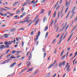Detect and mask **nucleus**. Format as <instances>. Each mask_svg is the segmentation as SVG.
Wrapping results in <instances>:
<instances>
[{
	"instance_id": "nucleus-49",
	"label": "nucleus",
	"mask_w": 77,
	"mask_h": 77,
	"mask_svg": "<svg viewBox=\"0 0 77 77\" xmlns=\"http://www.w3.org/2000/svg\"><path fill=\"white\" fill-rule=\"evenodd\" d=\"M74 33H73V32H72L71 35L70 36V37L71 38V37H72V35H73V34Z\"/></svg>"
},
{
	"instance_id": "nucleus-39",
	"label": "nucleus",
	"mask_w": 77,
	"mask_h": 77,
	"mask_svg": "<svg viewBox=\"0 0 77 77\" xmlns=\"http://www.w3.org/2000/svg\"><path fill=\"white\" fill-rule=\"evenodd\" d=\"M0 14L1 15H2V16H4V14H3V13L0 12Z\"/></svg>"
},
{
	"instance_id": "nucleus-30",
	"label": "nucleus",
	"mask_w": 77,
	"mask_h": 77,
	"mask_svg": "<svg viewBox=\"0 0 77 77\" xmlns=\"http://www.w3.org/2000/svg\"><path fill=\"white\" fill-rule=\"evenodd\" d=\"M47 54L45 52L44 54H43V55L44 56V57H45V56H46V55Z\"/></svg>"
},
{
	"instance_id": "nucleus-33",
	"label": "nucleus",
	"mask_w": 77,
	"mask_h": 77,
	"mask_svg": "<svg viewBox=\"0 0 77 77\" xmlns=\"http://www.w3.org/2000/svg\"><path fill=\"white\" fill-rule=\"evenodd\" d=\"M38 22H39V20H37V21L35 22V25H36V24H38Z\"/></svg>"
},
{
	"instance_id": "nucleus-7",
	"label": "nucleus",
	"mask_w": 77,
	"mask_h": 77,
	"mask_svg": "<svg viewBox=\"0 0 77 77\" xmlns=\"http://www.w3.org/2000/svg\"><path fill=\"white\" fill-rule=\"evenodd\" d=\"M32 54L31 52L29 54V56L28 58H29V60H30L31 59V58H32Z\"/></svg>"
},
{
	"instance_id": "nucleus-28",
	"label": "nucleus",
	"mask_w": 77,
	"mask_h": 77,
	"mask_svg": "<svg viewBox=\"0 0 77 77\" xmlns=\"http://www.w3.org/2000/svg\"><path fill=\"white\" fill-rule=\"evenodd\" d=\"M15 52H16V51L15 50H13L12 51L11 53H12V54H14V53H15Z\"/></svg>"
},
{
	"instance_id": "nucleus-43",
	"label": "nucleus",
	"mask_w": 77,
	"mask_h": 77,
	"mask_svg": "<svg viewBox=\"0 0 77 77\" xmlns=\"http://www.w3.org/2000/svg\"><path fill=\"white\" fill-rule=\"evenodd\" d=\"M20 10H18V11H17V14H18V13L20 12Z\"/></svg>"
},
{
	"instance_id": "nucleus-41",
	"label": "nucleus",
	"mask_w": 77,
	"mask_h": 77,
	"mask_svg": "<svg viewBox=\"0 0 77 77\" xmlns=\"http://www.w3.org/2000/svg\"><path fill=\"white\" fill-rule=\"evenodd\" d=\"M60 35V34H58L56 37V38H58V37H59V36Z\"/></svg>"
},
{
	"instance_id": "nucleus-10",
	"label": "nucleus",
	"mask_w": 77,
	"mask_h": 77,
	"mask_svg": "<svg viewBox=\"0 0 77 77\" xmlns=\"http://www.w3.org/2000/svg\"><path fill=\"white\" fill-rule=\"evenodd\" d=\"M33 70V68H30L29 69L27 70V72H29V71H32Z\"/></svg>"
},
{
	"instance_id": "nucleus-8",
	"label": "nucleus",
	"mask_w": 77,
	"mask_h": 77,
	"mask_svg": "<svg viewBox=\"0 0 77 77\" xmlns=\"http://www.w3.org/2000/svg\"><path fill=\"white\" fill-rule=\"evenodd\" d=\"M47 17H44L43 19V22H45V21H47Z\"/></svg>"
},
{
	"instance_id": "nucleus-27",
	"label": "nucleus",
	"mask_w": 77,
	"mask_h": 77,
	"mask_svg": "<svg viewBox=\"0 0 77 77\" xmlns=\"http://www.w3.org/2000/svg\"><path fill=\"white\" fill-rule=\"evenodd\" d=\"M25 21H26V23H29V22H30V21H32V20H26Z\"/></svg>"
},
{
	"instance_id": "nucleus-26",
	"label": "nucleus",
	"mask_w": 77,
	"mask_h": 77,
	"mask_svg": "<svg viewBox=\"0 0 77 77\" xmlns=\"http://www.w3.org/2000/svg\"><path fill=\"white\" fill-rule=\"evenodd\" d=\"M59 16H60V11L58 13V18H59Z\"/></svg>"
},
{
	"instance_id": "nucleus-54",
	"label": "nucleus",
	"mask_w": 77,
	"mask_h": 77,
	"mask_svg": "<svg viewBox=\"0 0 77 77\" xmlns=\"http://www.w3.org/2000/svg\"><path fill=\"white\" fill-rule=\"evenodd\" d=\"M9 56H10V55H9V54L7 56H6V57H7V58L8 57H9Z\"/></svg>"
},
{
	"instance_id": "nucleus-17",
	"label": "nucleus",
	"mask_w": 77,
	"mask_h": 77,
	"mask_svg": "<svg viewBox=\"0 0 77 77\" xmlns=\"http://www.w3.org/2000/svg\"><path fill=\"white\" fill-rule=\"evenodd\" d=\"M4 36V37L5 38H8V35L6 34H5Z\"/></svg>"
},
{
	"instance_id": "nucleus-18",
	"label": "nucleus",
	"mask_w": 77,
	"mask_h": 77,
	"mask_svg": "<svg viewBox=\"0 0 77 77\" xmlns=\"http://www.w3.org/2000/svg\"><path fill=\"white\" fill-rule=\"evenodd\" d=\"M65 56H66V55H65L62 57L61 58V60H64V59H65Z\"/></svg>"
},
{
	"instance_id": "nucleus-3",
	"label": "nucleus",
	"mask_w": 77,
	"mask_h": 77,
	"mask_svg": "<svg viewBox=\"0 0 77 77\" xmlns=\"http://www.w3.org/2000/svg\"><path fill=\"white\" fill-rule=\"evenodd\" d=\"M0 48L1 50H3V48H5V46L4 45H1L0 46Z\"/></svg>"
},
{
	"instance_id": "nucleus-53",
	"label": "nucleus",
	"mask_w": 77,
	"mask_h": 77,
	"mask_svg": "<svg viewBox=\"0 0 77 77\" xmlns=\"http://www.w3.org/2000/svg\"><path fill=\"white\" fill-rule=\"evenodd\" d=\"M72 56V53H71L69 55V57H71V56Z\"/></svg>"
},
{
	"instance_id": "nucleus-21",
	"label": "nucleus",
	"mask_w": 77,
	"mask_h": 77,
	"mask_svg": "<svg viewBox=\"0 0 77 77\" xmlns=\"http://www.w3.org/2000/svg\"><path fill=\"white\" fill-rule=\"evenodd\" d=\"M10 60H11L10 59H8V60H5V62L7 63V62H9Z\"/></svg>"
},
{
	"instance_id": "nucleus-6",
	"label": "nucleus",
	"mask_w": 77,
	"mask_h": 77,
	"mask_svg": "<svg viewBox=\"0 0 77 77\" xmlns=\"http://www.w3.org/2000/svg\"><path fill=\"white\" fill-rule=\"evenodd\" d=\"M15 30H16V29L15 28H12L10 29V31L11 32H14V31H15Z\"/></svg>"
},
{
	"instance_id": "nucleus-24",
	"label": "nucleus",
	"mask_w": 77,
	"mask_h": 77,
	"mask_svg": "<svg viewBox=\"0 0 77 77\" xmlns=\"http://www.w3.org/2000/svg\"><path fill=\"white\" fill-rule=\"evenodd\" d=\"M47 29H48V26H46L45 28L44 31H46V30H47Z\"/></svg>"
},
{
	"instance_id": "nucleus-34",
	"label": "nucleus",
	"mask_w": 77,
	"mask_h": 77,
	"mask_svg": "<svg viewBox=\"0 0 77 77\" xmlns=\"http://www.w3.org/2000/svg\"><path fill=\"white\" fill-rule=\"evenodd\" d=\"M68 7L66 8L65 11V13H66V12L68 11Z\"/></svg>"
},
{
	"instance_id": "nucleus-11",
	"label": "nucleus",
	"mask_w": 77,
	"mask_h": 77,
	"mask_svg": "<svg viewBox=\"0 0 77 77\" xmlns=\"http://www.w3.org/2000/svg\"><path fill=\"white\" fill-rule=\"evenodd\" d=\"M32 3L33 5H35V0H33V1H32L31 2V4Z\"/></svg>"
},
{
	"instance_id": "nucleus-46",
	"label": "nucleus",
	"mask_w": 77,
	"mask_h": 77,
	"mask_svg": "<svg viewBox=\"0 0 77 77\" xmlns=\"http://www.w3.org/2000/svg\"><path fill=\"white\" fill-rule=\"evenodd\" d=\"M5 47L6 48H9V45H6Z\"/></svg>"
},
{
	"instance_id": "nucleus-14",
	"label": "nucleus",
	"mask_w": 77,
	"mask_h": 77,
	"mask_svg": "<svg viewBox=\"0 0 77 77\" xmlns=\"http://www.w3.org/2000/svg\"><path fill=\"white\" fill-rule=\"evenodd\" d=\"M62 65L63 66H65V61H63L62 63Z\"/></svg>"
},
{
	"instance_id": "nucleus-31",
	"label": "nucleus",
	"mask_w": 77,
	"mask_h": 77,
	"mask_svg": "<svg viewBox=\"0 0 77 77\" xmlns=\"http://www.w3.org/2000/svg\"><path fill=\"white\" fill-rule=\"evenodd\" d=\"M54 20H53L51 22V24L50 25V26H52V24H53V23Z\"/></svg>"
},
{
	"instance_id": "nucleus-64",
	"label": "nucleus",
	"mask_w": 77,
	"mask_h": 77,
	"mask_svg": "<svg viewBox=\"0 0 77 77\" xmlns=\"http://www.w3.org/2000/svg\"><path fill=\"white\" fill-rule=\"evenodd\" d=\"M42 51L43 52H44V51H45V48H43L42 49Z\"/></svg>"
},
{
	"instance_id": "nucleus-32",
	"label": "nucleus",
	"mask_w": 77,
	"mask_h": 77,
	"mask_svg": "<svg viewBox=\"0 0 77 77\" xmlns=\"http://www.w3.org/2000/svg\"><path fill=\"white\" fill-rule=\"evenodd\" d=\"M59 8V5L57 6V7L56 8V10H58V8Z\"/></svg>"
},
{
	"instance_id": "nucleus-20",
	"label": "nucleus",
	"mask_w": 77,
	"mask_h": 77,
	"mask_svg": "<svg viewBox=\"0 0 77 77\" xmlns=\"http://www.w3.org/2000/svg\"><path fill=\"white\" fill-rule=\"evenodd\" d=\"M68 27H69V25H68L66 27L65 29V31H66V30H67V29H68Z\"/></svg>"
},
{
	"instance_id": "nucleus-35",
	"label": "nucleus",
	"mask_w": 77,
	"mask_h": 77,
	"mask_svg": "<svg viewBox=\"0 0 77 77\" xmlns=\"http://www.w3.org/2000/svg\"><path fill=\"white\" fill-rule=\"evenodd\" d=\"M51 11H49V12L48 13V16H50V14H51Z\"/></svg>"
},
{
	"instance_id": "nucleus-40",
	"label": "nucleus",
	"mask_w": 77,
	"mask_h": 77,
	"mask_svg": "<svg viewBox=\"0 0 77 77\" xmlns=\"http://www.w3.org/2000/svg\"><path fill=\"white\" fill-rule=\"evenodd\" d=\"M29 18H30V17H26V18H25V20H29Z\"/></svg>"
},
{
	"instance_id": "nucleus-63",
	"label": "nucleus",
	"mask_w": 77,
	"mask_h": 77,
	"mask_svg": "<svg viewBox=\"0 0 77 77\" xmlns=\"http://www.w3.org/2000/svg\"><path fill=\"white\" fill-rule=\"evenodd\" d=\"M56 39H55L52 42V43H54V42H55V41H56Z\"/></svg>"
},
{
	"instance_id": "nucleus-45",
	"label": "nucleus",
	"mask_w": 77,
	"mask_h": 77,
	"mask_svg": "<svg viewBox=\"0 0 77 77\" xmlns=\"http://www.w3.org/2000/svg\"><path fill=\"white\" fill-rule=\"evenodd\" d=\"M59 26L57 28V30H56V32H57V31H58V30H59Z\"/></svg>"
},
{
	"instance_id": "nucleus-48",
	"label": "nucleus",
	"mask_w": 77,
	"mask_h": 77,
	"mask_svg": "<svg viewBox=\"0 0 77 77\" xmlns=\"http://www.w3.org/2000/svg\"><path fill=\"white\" fill-rule=\"evenodd\" d=\"M23 45H24V42H22V47H23Z\"/></svg>"
},
{
	"instance_id": "nucleus-36",
	"label": "nucleus",
	"mask_w": 77,
	"mask_h": 77,
	"mask_svg": "<svg viewBox=\"0 0 77 77\" xmlns=\"http://www.w3.org/2000/svg\"><path fill=\"white\" fill-rule=\"evenodd\" d=\"M38 37H39V36H38V35H36V38L35 39H36L37 40L38 39Z\"/></svg>"
},
{
	"instance_id": "nucleus-13",
	"label": "nucleus",
	"mask_w": 77,
	"mask_h": 77,
	"mask_svg": "<svg viewBox=\"0 0 77 77\" xmlns=\"http://www.w3.org/2000/svg\"><path fill=\"white\" fill-rule=\"evenodd\" d=\"M26 69H23L20 72V73L19 74H21V73H23L25 70H26Z\"/></svg>"
},
{
	"instance_id": "nucleus-25",
	"label": "nucleus",
	"mask_w": 77,
	"mask_h": 77,
	"mask_svg": "<svg viewBox=\"0 0 77 77\" xmlns=\"http://www.w3.org/2000/svg\"><path fill=\"white\" fill-rule=\"evenodd\" d=\"M4 43L5 45H8V41H5L4 42Z\"/></svg>"
},
{
	"instance_id": "nucleus-4",
	"label": "nucleus",
	"mask_w": 77,
	"mask_h": 77,
	"mask_svg": "<svg viewBox=\"0 0 77 77\" xmlns=\"http://www.w3.org/2000/svg\"><path fill=\"white\" fill-rule=\"evenodd\" d=\"M69 5H70V3H68V2H67V0H66V4H65V6L66 7H67L68 6H69Z\"/></svg>"
},
{
	"instance_id": "nucleus-44",
	"label": "nucleus",
	"mask_w": 77,
	"mask_h": 77,
	"mask_svg": "<svg viewBox=\"0 0 77 77\" xmlns=\"http://www.w3.org/2000/svg\"><path fill=\"white\" fill-rule=\"evenodd\" d=\"M39 35H40V32H38V36H39Z\"/></svg>"
},
{
	"instance_id": "nucleus-2",
	"label": "nucleus",
	"mask_w": 77,
	"mask_h": 77,
	"mask_svg": "<svg viewBox=\"0 0 77 77\" xmlns=\"http://www.w3.org/2000/svg\"><path fill=\"white\" fill-rule=\"evenodd\" d=\"M56 63V60H54V63H53L51 64L48 67V69H50L51 67H52V66H53L54 65H55V63Z\"/></svg>"
},
{
	"instance_id": "nucleus-51",
	"label": "nucleus",
	"mask_w": 77,
	"mask_h": 77,
	"mask_svg": "<svg viewBox=\"0 0 77 77\" xmlns=\"http://www.w3.org/2000/svg\"><path fill=\"white\" fill-rule=\"evenodd\" d=\"M62 0H60V4H62Z\"/></svg>"
},
{
	"instance_id": "nucleus-38",
	"label": "nucleus",
	"mask_w": 77,
	"mask_h": 77,
	"mask_svg": "<svg viewBox=\"0 0 77 77\" xmlns=\"http://www.w3.org/2000/svg\"><path fill=\"white\" fill-rule=\"evenodd\" d=\"M24 7H22V8H21V11L22 12H23V11H24Z\"/></svg>"
},
{
	"instance_id": "nucleus-56",
	"label": "nucleus",
	"mask_w": 77,
	"mask_h": 77,
	"mask_svg": "<svg viewBox=\"0 0 77 77\" xmlns=\"http://www.w3.org/2000/svg\"><path fill=\"white\" fill-rule=\"evenodd\" d=\"M17 23H18V22H16L14 23V24H17Z\"/></svg>"
},
{
	"instance_id": "nucleus-16",
	"label": "nucleus",
	"mask_w": 77,
	"mask_h": 77,
	"mask_svg": "<svg viewBox=\"0 0 77 77\" xmlns=\"http://www.w3.org/2000/svg\"><path fill=\"white\" fill-rule=\"evenodd\" d=\"M48 35V32H47L46 34V35L45 36V38H47V37Z\"/></svg>"
},
{
	"instance_id": "nucleus-50",
	"label": "nucleus",
	"mask_w": 77,
	"mask_h": 77,
	"mask_svg": "<svg viewBox=\"0 0 77 77\" xmlns=\"http://www.w3.org/2000/svg\"><path fill=\"white\" fill-rule=\"evenodd\" d=\"M61 41H62V39H60V40L58 42V44H60V42H61Z\"/></svg>"
},
{
	"instance_id": "nucleus-5",
	"label": "nucleus",
	"mask_w": 77,
	"mask_h": 77,
	"mask_svg": "<svg viewBox=\"0 0 77 77\" xmlns=\"http://www.w3.org/2000/svg\"><path fill=\"white\" fill-rule=\"evenodd\" d=\"M16 64V63L15 62L13 63H12L10 66V68H12V67H13L14 66V65H15Z\"/></svg>"
},
{
	"instance_id": "nucleus-58",
	"label": "nucleus",
	"mask_w": 77,
	"mask_h": 77,
	"mask_svg": "<svg viewBox=\"0 0 77 77\" xmlns=\"http://www.w3.org/2000/svg\"><path fill=\"white\" fill-rule=\"evenodd\" d=\"M29 54V52L28 51L26 54V56H28V54Z\"/></svg>"
},
{
	"instance_id": "nucleus-47",
	"label": "nucleus",
	"mask_w": 77,
	"mask_h": 77,
	"mask_svg": "<svg viewBox=\"0 0 77 77\" xmlns=\"http://www.w3.org/2000/svg\"><path fill=\"white\" fill-rule=\"evenodd\" d=\"M56 14L54 13L53 15V17H54V18L56 16Z\"/></svg>"
},
{
	"instance_id": "nucleus-9",
	"label": "nucleus",
	"mask_w": 77,
	"mask_h": 77,
	"mask_svg": "<svg viewBox=\"0 0 77 77\" xmlns=\"http://www.w3.org/2000/svg\"><path fill=\"white\" fill-rule=\"evenodd\" d=\"M44 10L42 9L40 11V14H44Z\"/></svg>"
},
{
	"instance_id": "nucleus-12",
	"label": "nucleus",
	"mask_w": 77,
	"mask_h": 77,
	"mask_svg": "<svg viewBox=\"0 0 77 77\" xmlns=\"http://www.w3.org/2000/svg\"><path fill=\"white\" fill-rule=\"evenodd\" d=\"M19 2H17L14 3L13 5V6H15V5H16V4H17V3H19Z\"/></svg>"
},
{
	"instance_id": "nucleus-23",
	"label": "nucleus",
	"mask_w": 77,
	"mask_h": 77,
	"mask_svg": "<svg viewBox=\"0 0 77 77\" xmlns=\"http://www.w3.org/2000/svg\"><path fill=\"white\" fill-rule=\"evenodd\" d=\"M26 21H22L20 22L19 23V24H20V23H25V22H26Z\"/></svg>"
},
{
	"instance_id": "nucleus-19",
	"label": "nucleus",
	"mask_w": 77,
	"mask_h": 77,
	"mask_svg": "<svg viewBox=\"0 0 77 77\" xmlns=\"http://www.w3.org/2000/svg\"><path fill=\"white\" fill-rule=\"evenodd\" d=\"M9 51H10V49H9L8 50H7L6 52H5V54H8V53H9Z\"/></svg>"
},
{
	"instance_id": "nucleus-60",
	"label": "nucleus",
	"mask_w": 77,
	"mask_h": 77,
	"mask_svg": "<svg viewBox=\"0 0 77 77\" xmlns=\"http://www.w3.org/2000/svg\"><path fill=\"white\" fill-rule=\"evenodd\" d=\"M39 43V41H38L37 42V43L36 44V45H38V43Z\"/></svg>"
},
{
	"instance_id": "nucleus-15",
	"label": "nucleus",
	"mask_w": 77,
	"mask_h": 77,
	"mask_svg": "<svg viewBox=\"0 0 77 77\" xmlns=\"http://www.w3.org/2000/svg\"><path fill=\"white\" fill-rule=\"evenodd\" d=\"M64 53V50H63L62 52H61V53L60 54V56H62L63 55V54Z\"/></svg>"
},
{
	"instance_id": "nucleus-37",
	"label": "nucleus",
	"mask_w": 77,
	"mask_h": 77,
	"mask_svg": "<svg viewBox=\"0 0 77 77\" xmlns=\"http://www.w3.org/2000/svg\"><path fill=\"white\" fill-rule=\"evenodd\" d=\"M33 32H34V31H32L31 33V35H33Z\"/></svg>"
},
{
	"instance_id": "nucleus-52",
	"label": "nucleus",
	"mask_w": 77,
	"mask_h": 77,
	"mask_svg": "<svg viewBox=\"0 0 77 77\" xmlns=\"http://www.w3.org/2000/svg\"><path fill=\"white\" fill-rule=\"evenodd\" d=\"M68 16H69V15L67 14L66 18V19H67V18H68Z\"/></svg>"
},
{
	"instance_id": "nucleus-22",
	"label": "nucleus",
	"mask_w": 77,
	"mask_h": 77,
	"mask_svg": "<svg viewBox=\"0 0 77 77\" xmlns=\"http://www.w3.org/2000/svg\"><path fill=\"white\" fill-rule=\"evenodd\" d=\"M39 71V70H36L35 72H34L33 74V75H35V74H36L37 73V72H38Z\"/></svg>"
},
{
	"instance_id": "nucleus-55",
	"label": "nucleus",
	"mask_w": 77,
	"mask_h": 77,
	"mask_svg": "<svg viewBox=\"0 0 77 77\" xmlns=\"http://www.w3.org/2000/svg\"><path fill=\"white\" fill-rule=\"evenodd\" d=\"M24 29H25L24 28H22L19 29V30H24Z\"/></svg>"
},
{
	"instance_id": "nucleus-57",
	"label": "nucleus",
	"mask_w": 77,
	"mask_h": 77,
	"mask_svg": "<svg viewBox=\"0 0 77 77\" xmlns=\"http://www.w3.org/2000/svg\"><path fill=\"white\" fill-rule=\"evenodd\" d=\"M67 50L68 51H69V50H70V48H69V47H68V49H67Z\"/></svg>"
},
{
	"instance_id": "nucleus-29",
	"label": "nucleus",
	"mask_w": 77,
	"mask_h": 77,
	"mask_svg": "<svg viewBox=\"0 0 77 77\" xmlns=\"http://www.w3.org/2000/svg\"><path fill=\"white\" fill-rule=\"evenodd\" d=\"M62 62H60L59 63V67H60V68H61V65H62Z\"/></svg>"
},
{
	"instance_id": "nucleus-1",
	"label": "nucleus",
	"mask_w": 77,
	"mask_h": 77,
	"mask_svg": "<svg viewBox=\"0 0 77 77\" xmlns=\"http://www.w3.org/2000/svg\"><path fill=\"white\" fill-rule=\"evenodd\" d=\"M15 43V39L14 38V41H9L8 42V45H10L11 44H12V43Z\"/></svg>"
},
{
	"instance_id": "nucleus-61",
	"label": "nucleus",
	"mask_w": 77,
	"mask_h": 77,
	"mask_svg": "<svg viewBox=\"0 0 77 77\" xmlns=\"http://www.w3.org/2000/svg\"><path fill=\"white\" fill-rule=\"evenodd\" d=\"M30 64H28L27 65V66H28V67H29V66H30Z\"/></svg>"
},
{
	"instance_id": "nucleus-59",
	"label": "nucleus",
	"mask_w": 77,
	"mask_h": 77,
	"mask_svg": "<svg viewBox=\"0 0 77 77\" xmlns=\"http://www.w3.org/2000/svg\"><path fill=\"white\" fill-rule=\"evenodd\" d=\"M56 52H57V51H56V49H55V50L54 52V54H56Z\"/></svg>"
},
{
	"instance_id": "nucleus-62",
	"label": "nucleus",
	"mask_w": 77,
	"mask_h": 77,
	"mask_svg": "<svg viewBox=\"0 0 77 77\" xmlns=\"http://www.w3.org/2000/svg\"><path fill=\"white\" fill-rule=\"evenodd\" d=\"M59 1H58L57 3H56V4H55L56 5H58V4L59 3Z\"/></svg>"
},
{
	"instance_id": "nucleus-42",
	"label": "nucleus",
	"mask_w": 77,
	"mask_h": 77,
	"mask_svg": "<svg viewBox=\"0 0 77 77\" xmlns=\"http://www.w3.org/2000/svg\"><path fill=\"white\" fill-rule=\"evenodd\" d=\"M66 33L65 34V35H64V37L63 38V39H65V38L66 37Z\"/></svg>"
}]
</instances>
